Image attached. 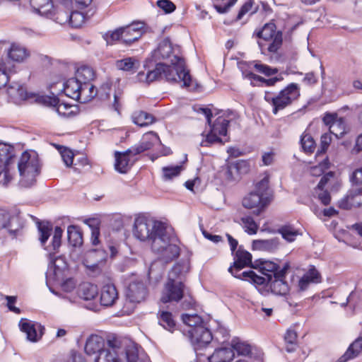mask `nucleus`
I'll return each instance as SVG.
<instances>
[{
    "label": "nucleus",
    "instance_id": "obj_41",
    "mask_svg": "<svg viewBox=\"0 0 362 362\" xmlns=\"http://www.w3.org/2000/svg\"><path fill=\"white\" fill-rule=\"evenodd\" d=\"M106 255L103 250H93L90 251L87 256L86 267L89 268H95L98 263L105 260Z\"/></svg>",
    "mask_w": 362,
    "mask_h": 362
},
{
    "label": "nucleus",
    "instance_id": "obj_58",
    "mask_svg": "<svg viewBox=\"0 0 362 362\" xmlns=\"http://www.w3.org/2000/svg\"><path fill=\"white\" fill-rule=\"evenodd\" d=\"M92 1L93 0H64L63 6L68 8L70 4V6H72V8L84 9L88 7Z\"/></svg>",
    "mask_w": 362,
    "mask_h": 362
},
{
    "label": "nucleus",
    "instance_id": "obj_24",
    "mask_svg": "<svg viewBox=\"0 0 362 362\" xmlns=\"http://www.w3.org/2000/svg\"><path fill=\"white\" fill-rule=\"evenodd\" d=\"M30 4L35 13L47 18L52 17L54 5L52 0H30Z\"/></svg>",
    "mask_w": 362,
    "mask_h": 362
},
{
    "label": "nucleus",
    "instance_id": "obj_48",
    "mask_svg": "<svg viewBox=\"0 0 362 362\" xmlns=\"http://www.w3.org/2000/svg\"><path fill=\"white\" fill-rule=\"evenodd\" d=\"M127 362H150L144 354L139 352L136 346L129 349L126 354Z\"/></svg>",
    "mask_w": 362,
    "mask_h": 362
},
{
    "label": "nucleus",
    "instance_id": "obj_19",
    "mask_svg": "<svg viewBox=\"0 0 362 362\" xmlns=\"http://www.w3.org/2000/svg\"><path fill=\"white\" fill-rule=\"evenodd\" d=\"M334 179V173L333 172H329L326 173L320 180L317 186L314 189V195L316 196L320 202L327 205L330 202V195L327 190H324V187L329 182H331Z\"/></svg>",
    "mask_w": 362,
    "mask_h": 362
},
{
    "label": "nucleus",
    "instance_id": "obj_25",
    "mask_svg": "<svg viewBox=\"0 0 362 362\" xmlns=\"http://www.w3.org/2000/svg\"><path fill=\"white\" fill-rule=\"evenodd\" d=\"M105 349V340L98 335H91L85 345V352L88 356L98 354Z\"/></svg>",
    "mask_w": 362,
    "mask_h": 362
},
{
    "label": "nucleus",
    "instance_id": "obj_8",
    "mask_svg": "<svg viewBox=\"0 0 362 362\" xmlns=\"http://www.w3.org/2000/svg\"><path fill=\"white\" fill-rule=\"evenodd\" d=\"M300 95V86L298 83H291L284 89L281 90L276 95H272L266 92L265 100L272 105V112L276 115L279 110H282L297 100Z\"/></svg>",
    "mask_w": 362,
    "mask_h": 362
},
{
    "label": "nucleus",
    "instance_id": "obj_43",
    "mask_svg": "<svg viewBox=\"0 0 362 362\" xmlns=\"http://www.w3.org/2000/svg\"><path fill=\"white\" fill-rule=\"evenodd\" d=\"M95 74L92 68L87 66H82L79 67L75 74V77L81 83H91L94 78Z\"/></svg>",
    "mask_w": 362,
    "mask_h": 362
},
{
    "label": "nucleus",
    "instance_id": "obj_18",
    "mask_svg": "<svg viewBox=\"0 0 362 362\" xmlns=\"http://www.w3.org/2000/svg\"><path fill=\"white\" fill-rule=\"evenodd\" d=\"M129 148L124 152L115 153V168L120 173H127L134 164L135 160L132 158L134 152L129 151Z\"/></svg>",
    "mask_w": 362,
    "mask_h": 362
},
{
    "label": "nucleus",
    "instance_id": "obj_14",
    "mask_svg": "<svg viewBox=\"0 0 362 362\" xmlns=\"http://www.w3.org/2000/svg\"><path fill=\"white\" fill-rule=\"evenodd\" d=\"M288 267V264H286L283 268L280 269L278 273L275 274V276L269 282L268 290L270 289L272 293L284 296L288 292L289 287L284 279Z\"/></svg>",
    "mask_w": 362,
    "mask_h": 362
},
{
    "label": "nucleus",
    "instance_id": "obj_38",
    "mask_svg": "<svg viewBox=\"0 0 362 362\" xmlns=\"http://www.w3.org/2000/svg\"><path fill=\"white\" fill-rule=\"evenodd\" d=\"M132 118L133 122L140 127L148 126L155 122V119L153 115L144 111L134 112L132 114Z\"/></svg>",
    "mask_w": 362,
    "mask_h": 362
},
{
    "label": "nucleus",
    "instance_id": "obj_27",
    "mask_svg": "<svg viewBox=\"0 0 362 362\" xmlns=\"http://www.w3.org/2000/svg\"><path fill=\"white\" fill-rule=\"evenodd\" d=\"M247 163L244 160L230 163L227 167L226 177L230 180H237L240 177L242 173L247 171Z\"/></svg>",
    "mask_w": 362,
    "mask_h": 362
},
{
    "label": "nucleus",
    "instance_id": "obj_46",
    "mask_svg": "<svg viewBox=\"0 0 362 362\" xmlns=\"http://www.w3.org/2000/svg\"><path fill=\"white\" fill-rule=\"evenodd\" d=\"M329 133L334 134L337 139L344 136L346 133L345 120L342 117H339L330 127Z\"/></svg>",
    "mask_w": 362,
    "mask_h": 362
},
{
    "label": "nucleus",
    "instance_id": "obj_17",
    "mask_svg": "<svg viewBox=\"0 0 362 362\" xmlns=\"http://www.w3.org/2000/svg\"><path fill=\"white\" fill-rule=\"evenodd\" d=\"M21 330L25 333L27 339L32 342L37 341L42 335V326L27 319H22L19 322Z\"/></svg>",
    "mask_w": 362,
    "mask_h": 362
},
{
    "label": "nucleus",
    "instance_id": "obj_53",
    "mask_svg": "<svg viewBox=\"0 0 362 362\" xmlns=\"http://www.w3.org/2000/svg\"><path fill=\"white\" fill-rule=\"evenodd\" d=\"M71 15V7L69 8V11H66L64 8H59L56 13L53 12L52 17L57 23L64 25L69 23Z\"/></svg>",
    "mask_w": 362,
    "mask_h": 362
},
{
    "label": "nucleus",
    "instance_id": "obj_33",
    "mask_svg": "<svg viewBox=\"0 0 362 362\" xmlns=\"http://www.w3.org/2000/svg\"><path fill=\"white\" fill-rule=\"evenodd\" d=\"M320 281V275L318 271L312 267L306 272L299 280L298 286L300 290L305 291L311 283H318Z\"/></svg>",
    "mask_w": 362,
    "mask_h": 362
},
{
    "label": "nucleus",
    "instance_id": "obj_44",
    "mask_svg": "<svg viewBox=\"0 0 362 362\" xmlns=\"http://www.w3.org/2000/svg\"><path fill=\"white\" fill-rule=\"evenodd\" d=\"M355 197H361L357 202L358 206L361 205L362 203V188L357 189L354 192H350V193L346 196V197L340 202V207L347 209L354 206L355 204L353 202V200Z\"/></svg>",
    "mask_w": 362,
    "mask_h": 362
},
{
    "label": "nucleus",
    "instance_id": "obj_32",
    "mask_svg": "<svg viewBox=\"0 0 362 362\" xmlns=\"http://www.w3.org/2000/svg\"><path fill=\"white\" fill-rule=\"evenodd\" d=\"M78 297L84 300L94 299L98 295V288L90 283H83L77 288Z\"/></svg>",
    "mask_w": 362,
    "mask_h": 362
},
{
    "label": "nucleus",
    "instance_id": "obj_39",
    "mask_svg": "<svg viewBox=\"0 0 362 362\" xmlns=\"http://www.w3.org/2000/svg\"><path fill=\"white\" fill-rule=\"evenodd\" d=\"M279 266L274 262L269 260H264L260 262L259 272L265 276L268 277L269 280L275 276V274L278 273Z\"/></svg>",
    "mask_w": 362,
    "mask_h": 362
},
{
    "label": "nucleus",
    "instance_id": "obj_5",
    "mask_svg": "<svg viewBox=\"0 0 362 362\" xmlns=\"http://www.w3.org/2000/svg\"><path fill=\"white\" fill-rule=\"evenodd\" d=\"M21 176V185L25 187L33 185L36 177L40 174V163L37 155L25 151L22 153L18 164Z\"/></svg>",
    "mask_w": 362,
    "mask_h": 362
},
{
    "label": "nucleus",
    "instance_id": "obj_64",
    "mask_svg": "<svg viewBox=\"0 0 362 362\" xmlns=\"http://www.w3.org/2000/svg\"><path fill=\"white\" fill-rule=\"evenodd\" d=\"M63 230L62 229L57 226L54 228V235L52 237V246L53 250L56 251L59 249L61 245V239L62 236Z\"/></svg>",
    "mask_w": 362,
    "mask_h": 362
},
{
    "label": "nucleus",
    "instance_id": "obj_3",
    "mask_svg": "<svg viewBox=\"0 0 362 362\" xmlns=\"http://www.w3.org/2000/svg\"><path fill=\"white\" fill-rule=\"evenodd\" d=\"M168 227L161 221L139 216L134 219L133 235L141 241L150 242L152 245L153 241L159 238Z\"/></svg>",
    "mask_w": 362,
    "mask_h": 362
},
{
    "label": "nucleus",
    "instance_id": "obj_30",
    "mask_svg": "<svg viewBox=\"0 0 362 362\" xmlns=\"http://www.w3.org/2000/svg\"><path fill=\"white\" fill-rule=\"evenodd\" d=\"M172 45L168 40H164L160 42L158 48L154 51L153 56L156 59H168L170 63V60L173 59L176 55L171 56L172 53Z\"/></svg>",
    "mask_w": 362,
    "mask_h": 362
},
{
    "label": "nucleus",
    "instance_id": "obj_31",
    "mask_svg": "<svg viewBox=\"0 0 362 362\" xmlns=\"http://www.w3.org/2000/svg\"><path fill=\"white\" fill-rule=\"evenodd\" d=\"M15 65L11 62L0 57V88L4 87L9 79V75L13 73Z\"/></svg>",
    "mask_w": 362,
    "mask_h": 362
},
{
    "label": "nucleus",
    "instance_id": "obj_13",
    "mask_svg": "<svg viewBox=\"0 0 362 362\" xmlns=\"http://www.w3.org/2000/svg\"><path fill=\"white\" fill-rule=\"evenodd\" d=\"M230 345L233 352L236 351L238 355L246 357L243 360L250 362H264L262 354L260 352H255L252 346L247 342L235 338L231 341Z\"/></svg>",
    "mask_w": 362,
    "mask_h": 362
},
{
    "label": "nucleus",
    "instance_id": "obj_57",
    "mask_svg": "<svg viewBox=\"0 0 362 362\" xmlns=\"http://www.w3.org/2000/svg\"><path fill=\"white\" fill-rule=\"evenodd\" d=\"M300 143L303 151L306 153H312L315 148V142L309 134L303 135Z\"/></svg>",
    "mask_w": 362,
    "mask_h": 362
},
{
    "label": "nucleus",
    "instance_id": "obj_22",
    "mask_svg": "<svg viewBox=\"0 0 362 362\" xmlns=\"http://www.w3.org/2000/svg\"><path fill=\"white\" fill-rule=\"evenodd\" d=\"M240 279L253 284L261 292L262 290L268 291L269 282L271 281L268 277L257 275L252 270L242 272Z\"/></svg>",
    "mask_w": 362,
    "mask_h": 362
},
{
    "label": "nucleus",
    "instance_id": "obj_62",
    "mask_svg": "<svg viewBox=\"0 0 362 362\" xmlns=\"http://www.w3.org/2000/svg\"><path fill=\"white\" fill-rule=\"evenodd\" d=\"M61 157L67 167L71 166L74 160V153L67 148H63L60 150Z\"/></svg>",
    "mask_w": 362,
    "mask_h": 362
},
{
    "label": "nucleus",
    "instance_id": "obj_15",
    "mask_svg": "<svg viewBox=\"0 0 362 362\" xmlns=\"http://www.w3.org/2000/svg\"><path fill=\"white\" fill-rule=\"evenodd\" d=\"M5 52L7 58L4 59L11 63H23L30 56V52L25 46L17 42L11 43Z\"/></svg>",
    "mask_w": 362,
    "mask_h": 362
},
{
    "label": "nucleus",
    "instance_id": "obj_55",
    "mask_svg": "<svg viewBox=\"0 0 362 362\" xmlns=\"http://www.w3.org/2000/svg\"><path fill=\"white\" fill-rule=\"evenodd\" d=\"M8 94L15 100H23L27 98V93L24 87L18 86L16 87H10L8 88Z\"/></svg>",
    "mask_w": 362,
    "mask_h": 362
},
{
    "label": "nucleus",
    "instance_id": "obj_50",
    "mask_svg": "<svg viewBox=\"0 0 362 362\" xmlns=\"http://www.w3.org/2000/svg\"><path fill=\"white\" fill-rule=\"evenodd\" d=\"M182 319L183 322L189 327V329L199 326H204L202 317L197 314H184L182 316Z\"/></svg>",
    "mask_w": 362,
    "mask_h": 362
},
{
    "label": "nucleus",
    "instance_id": "obj_21",
    "mask_svg": "<svg viewBox=\"0 0 362 362\" xmlns=\"http://www.w3.org/2000/svg\"><path fill=\"white\" fill-rule=\"evenodd\" d=\"M160 141L157 134L154 132H148L145 134L141 139V142L129 148L130 152H134V155H138L146 150L151 148L153 145Z\"/></svg>",
    "mask_w": 362,
    "mask_h": 362
},
{
    "label": "nucleus",
    "instance_id": "obj_42",
    "mask_svg": "<svg viewBox=\"0 0 362 362\" xmlns=\"http://www.w3.org/2000/svg\"><path fill=\"white\" fill-rule=\"evenodd\" d=\"M67 238L69 243L74 247H77L82 244V234L76 226L71 225L68 227Z\"/></svg>",
    "mask_w": 362,
    "mask_h": 362
},
{
    "label": "nucleus",
    "instance_id": "obj_63",
    "mask_svg": "<svg viewBox=\"0 0 362 362\" xmlns=\"http://www.w3.org/2000/svg\"><path fill=\"white\" fill-rule=\"evenodd\" d=\"M255 69L259 73L264 74L266 76H272L278 72L276 69L271 68L270 66L259 62H256L254 65Z\"/></svg>",
    "mask_w": 362,
    "mask_h": 362
},
{
    "label": "nucleus",
    "instance_id": "obj_59",
    "mask_svg": "<svg viewBox=\"0 0 362 362\" xmlns=\"http://www.w3.org/2000/svg\"><path fill=\"white\" fill-rule=\"evenodd\" d=\"M246 77L250 80H253V81H260V82H263L266 84V86H273L275 85V83L277 82V81H279L281 80V78H277V77H274V78H269V79H265L259 76H257L252 72H250L248 74H246Z\"/></svg>",
    "mask_w": 362,
    "mask_h": 362
},
{
    "label": "nucleus",
    "instance_id": "obj_60",
    "mask_svg": "<svg viewBox=\"0 0 362 362\" xmlns=\"http://www.w3.org/2000/svg\"><path fill=\"white\" fill-rule=\"evenodd\" d=\"M156 5L165 13H173L176 8L175 4L170 0H158L156 2Z\"/></svg>",
    "mask_w": 362,
    "mask_h": 362
},
{
    "label": "nucleus",
    "instance_id": "obj_37",
    "mask_svg": "<svg viewBox=\"0 0 362 362\" xmlns=\"http://www.w3.org/2000/svg\"><path fill=\"white\" fill-rule=\"evenodd\" d=\"M278 233L281 234L282 238L288 243L294 242L297 237L302 235L299 229L290 224L281 226L278 229Z\"/></svg>",
    "mask_w": 362,
    "mask_h": 362
},
{
    "label": "nucleus",
    "instance_id": "obj_29",
    "mask_svg": "<svg viewBox=\"0 0 362 362\" xmlns=\"http://www.w3.org/2000/svg\"><path fill=\"white\" fill-rule=\"evenodd\" d=\"M82 86L81 81H78L76 77L69 78L64 83V94L72 99L76 100L80 95V88Z\"/></svg>",
    "mask_w": 362,
    "mask_h": 362
},
{
    "label": "nucleus",
    "instance_id": "obj_40",
    "mask_svg": "<svg viewBox=\"0 0 362 362\" xmlns=\"http://www.w3.org/2000/svg\"><path fill=\"white\" fill-rule=\"evenodd\" d=\"M14 156V147L10 144L0 142V163L8 165Z\"/></svg>",
    "mask_w": 362,
    "mask_h": 362
},
{
    "label": "nucleus",
    "instance_id": "obj_26",
    "mask_svg": "<svg viewBox=\"0 0 362 362\" xmlns=\"http://www.w3.org/2000/svg\"><path fill=\"white\" fill-rule=\"evenodd\" d=\"M235 354L230 347H221L215 349L214 353L207 357L209 362H231Z\"/></svg>",
    "mask_w": 362,
    "mask_h": 362
},
{
    "label": "nucleus",
    "instance_id": "obj_28",
    "mask_svg": "<svg viewBox=\"0 0 362 362\" xmlns=\"http://www.w3.org/2000/svg\"><path fill=\"white\" fill-rule=\"evenodd\" d=\"M280 245L279 239L274 238L267 240H255L252 242V248L255 250L264 252H274Z\"/></svg>",
    "mask_w": 362,
    "mask_h": 362
},
{
    "label": "nucleus",
    "instance_id": "obj_11",
    "mask_svg": "<svg viewBox=\"0 0 362 362\" xmlns=\"http://www.w3.org/2000/svg\"><path fill=\"white\" fill-rule=\"evenodd\" d=\"M117 340H108L107 348L105 347L95 358V362H127L126 354L127 351L131 347L135 346H129L126 351L123 358L118 356L119 350L120 347L118 346Z\"/></svg>",
    "mask_w": 362,
    "mask_h": 362
},
{
    "label": "nucleus",
    "instance_id": "obj_49",
    "mask_svg": "<svg viewBox=\"0 0 362 362\" xmlns=\"http://www.w3.org/2000/svg\"><path fill=\"white\" fill-rule=\"evenodd\" d=\"M76 8H72L71 6V15L69 25L74 28L81 27L85 21V16L82 12L78 11Z\"/></svg>",
    "mask_w": 362,
    "mask_h": 362
},
{
    "label": "nucleus",
    "instance_id": "obj_47",
    "mask_svg": "<svg viewBox=\"0 0 362 362\" xmlns=\"http://www.w3.org/2000/svg\"><path fill=\"white\" fill-rule=\"evenodd\" d=\"M139 65V62L132 57H127L116 62L117 68L125 71H132L137 69Z\"/></svg>",
    "mask_w": 362,
    "mask_h": 362
},
{
    "label": "nucleus",
    "instance_id": "obj_23",
    "mask_svg": "<svg viewBox=\"0 0 362 362\" xmlns=\"http://www.w3.org/2000/svg\"><path fill=\"white\" fill-rule=\"evenodd\" d=\"M118 299V293L114 284H107L102 288L100 303L103 306H112Z\"/></svg>",
    "mask_w": 362,
    "mask_h": 362
},
{
    "label": "nucleus",
    "instance_id": "obj_10",
    "mask_svg": "<svg viewBox=\"0 0 362 362\" xmlns=\"http://www.w3.org/2000/svg\"><path fill=\"white\" fill-rule=\"evenodd\" d=\"M274 23H269L264 25L262 30L257 33L258 37L264 41H271L268 44L267 49L270 52H276L282 44V34L276 33Z\"/></svg>",
    "mask_w": 362,
    "mask_h": 362
},
{
    "label": "nucleus",
    "instance_id": "obj_7",
    "mask_svg": "<svg viewBox=\"0 0 362 362\" xmlns=\"http://www.w3.org/2000/svg\"><path fill=\"white\" fill-rule=\"evenodd\" d=\"M193 110L197 113L204 115L206 118L207 123L211 126V131L206 134V139L202 141L200 145L207 146L217 142L222 143L223 141L219 136L226 135L229 120L220 116L216 119L213 125H211L212 113L210 109L194 106Z\"/></svg>",
    "mask_w": 362,
    "mask_h": 362
},
{
    "label": "nucleus",
    "instance_id": "obj_2",
    "mask_svg": "<svg viewBox=\"0 0 362 362\" xmlns=\"http://www.w3.org/2000/svg\"><path fill=\"white\" fill-rule=\"evenodd\" d=\"M151 249L165 262H169L180 255L178 240L170 227L153 241Z\"/></svg>",
    "mask_w": 362,
    "mask_h": 362
},
{
    "label": "nucleus",
    "instance_id": "obj_16",
    "mask_svg": "<svg viewBox=\"0 0 362 362\" xmlns=\"http://www.w3.org/2000/svg\"><path fill=\"white\" fill-rule=\"evenodd\" d=\"M252 262V255L247 251L243 250L240 247L235 255L233 266H230L228 272L235 278L240 279L241 274H238L242 269Z\"/></svg>",
    "mask_w": 362,
    "mask_h": 362
},
{
    "label": "nucleus",
    "instance_id": "obj_54",
    "mask_svg": "<svg viewBox=\"0 0 362 362\" xmlns=\"http://www.w3.org/2000/svg\"><path fill=\"white\" fill-rule=\"evenodd\" d=\"M37 228L40 234L39 239L43 245L50 236L52 226L47 223L37 222Z\"/></svg>",
    "mask_w": 362,
    "mask_h": 362
},
{
    "label": "nucleus",
    "instance_id": "obj_35",
    "mask_svg": "<svg viewBox=\"0 0 362 362\" xmlns=\"http://www.w3.org/2000/svg\"><path fill=\"white\" fill-rule=\"evenodd\" d=\"M362 351V336L358 337L348 348L337 362H346L357 356Z\"/></svg>",
    "mask_w": 362,
    "mask_h": 362
},
{
    "label": "nucleus",
    "instance_id": "obj_36",
    "mask_svg": "<svg viewBox=\"0 0 362 362\" xmlns=\"http://www.w3.org/2000/svg\"><path fill=\"white\" fill-rule=\"evenodd\" d=\"M79 93V97L76 100L82 103H86L95 98L98 91L91 83H82Z\"/></svg>",
    "mask_w": 362,
    "mask_h": 362
},
{
    "label": "nucleus",
    "instance_id": "obj_61",
    "mask_svg": "<svg viewBox=\"0 0 362 362\" xmlns=\"http://www.w3.org/2000/svg\"><path fill=\"white\" fill-rule=\"evenodd\" d=\"M329 160L327 158H325L318 165L312 167L310 169V173L313 176H320L329 168Z\"/></svg>",
    "mask_w": 362,
    "mask_h": 362
},
{
    "label": "nucleus",
    "instance_id": "obj_9",
    "mask_svg": "<svg viewBox=\"0 0 362 362\" xmlns=\"http://www.w3.org/2000/svg\"><path fill=\"white\" fill-rule=\"evenodd\" d=\"M145 33V25L142 22H135L127 26L120 27L110 34H106V40L110 42L119 41L130 45L139 40Z\"/></svg>",
    "mask_w": 362,
    "mask_h": 362
},
{
    "label": "nucleus",
    "instance_id": "obj_4",
    "mask_svg": "<svg viewBox=\"0 0 362 362\" xmlns=\"http://www.w3.org/2000/svg\"><path fill=\"white\" fill-rule=\"evenodd\" d=\"M271 199L269 177L265 176L256 185L255 190L243 198V206L246 209H254L253 214L259 216L269 205Z\"/></svg>",
    "mask_w": 362,
    "mask_h": 362
},
{
    "label": "nucleus",
    "instance_id": "obj_6",
    "mask_svg": "<svg viewBox=\"0 0 362 362\" xmlns=\"http://www.w3.org/2000/svg\"><path fill=\"white\" fill-rule=\"evenodd\" d=\"M181 266L176 264L169 272L168 278L162 291L160 302H178L184 295V284L180 279Z\"/></svg>",
    "mask_w": 362,
    "mask_h": 362
},
{
    "label": "nucleus",
    "instance_id": "obj_45",
    "mask_svg": "<svg viewBox=\"0 0 362 362\" xmlns=\"http://www.w3.org/2000/svg\"><path fill=\"white\" fill-rule=\"evenodd\" d=\"M243 228L245 233L249 235H255L257 233L259 229V224H257L253 218L249 215L243 216L241 218Z\"/></svg>",
    "mask_w": 362,
    "mask_h": 362
},
{
    "label": "nucleus",
    "instance_id": "obj_12",
    "mask_svg": "<svg viewBox=\"0 0 362 362\" xmlns=\"http://www.w3.org/2000/svg\"><path fill=\"white\" fill-rule=\"evenodd\" d=\"M190 340L197 354L198 351L206 347L213 339L211 331L204 326H199L188 329Z\"/></svg>",
    "mask_w": 362,
    "mask_h": 362
},
{
    "label": "nucleus",
    "instance_id": "obj_56",
    "mask_svg": "<svg viewBox=\"0 0 362 362\" xmlns=\"http://www.w3.org/2000/svg\"><path fill=\"white\" fill-rule=\"evenodd\" d=\"M182 170L181 165L167 166L162 168L163 178L165 180H169L174 177H177Z\"/></svg>",
    "mask_w": 362,
    "mask_h": 362
},
{
    "label": "nucleus",
    "instance_id": "obj_20",
    "mask_svg": "<svg viewBox=\"0 0 362 362\" xmlns=\"http://www.w3.org/2000/svg\"><path fill=\"white\" fill-rule=\"evenodd\" d=\"M147 295L146 287L141 281H133L129 284L127 297L133 303H140L144 300Z\"/></svg>",
    "mask_w": 362,
    "mask_h": 362
},
{
    "label": "nucleus",
    "instance_id": "obj_34",
    "mask_svg": "<svg viewBox=\"0 0 362 362\" xmlns=\"http://www.w3.org/2000/svg\"><path fill=\"white\" fill-rule=\"evenodd\" d=\"M45 102L53 106L56 112L61 116L69 117L74 115V107L66 103H60L58 98H48Z\"/></svg>",
    "mask_w": 362,
    "mask_h": 362
},
{
    "label": "nucleus",
    "instance_id": "obj_51",
    "mask_svg": "<svg viewBox=\"0 0 362 362\" xmlns=\"http://www.w3.org/2000/svg\"><path fill=\"white\" fill-rule=\"evenodd\" d=\"M159 323L165 329L170 332H172L175 326V323L174 320L173 319L172 314L167 311L160 312Z\"/></svg>",
    "mask_w": 362,
    "mask_h": 362
},
{
    "label": "nucleus",
    "instance_id": "obj_52",
    "mask_svg": "<svg viewBox=\"0 0 362 362\" xmlns=\"http://www.w3.org/2000/svg\"><path fill=\"white\" fill-rule=\"evenodd\" d=\"M286 349L288 352H293L296 349L297 334L293 329H288L284 336Z\"/></svg>",
    "mask_w": 362,
    "mask_h": 362
},
{
    "label": "nucleus",
    "instance_id": "obj_1",
    "mask_svg": "<svg viewBox=\"0 0 362 362\" xmlns=\"http://www.w3.org/2000/svg\"><path fill=\"white\" fill-rule=\"evenodd\" d=\"M162 77L168 81L182 82L185 87L192 86V80L185 69V62L179 57H174L170 60V65L167 63L157 64L155 69L148 71L146 78V81L150 83Z\"/></svg>",
    "mask_w": 362,
    "mask_h": 362
}]
</instances>
